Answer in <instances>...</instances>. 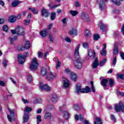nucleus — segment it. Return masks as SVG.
Returning a JSON list of instances; mask_svg holds the SVG:
<instances>
[{
  "instance_id": "1",
  "label": "nucleus",
  "mask_w": 124,
  "mask_h": 124,
  "mask_svg": "<svg viewBox=\"0 0 124 124\" xmlns=\"http://www.w3.org/2000/svg\"><path fill=\"white\" fill-rule=\"evenodd\" d=\"M91 92V88L89 86H86V88H82L81 85L79 84H77L76 88V93L78 94L79 93H87Z\"/></svg>"
},
{
  "instance_id": "2",
  "label": "nucleus",
  "mask_w": 124,
  "mask_h": 124,
  "mask_svg": "<svg viewBox=\"0 0 124 124\" xmlns=\"http://www.w3.org/2000/svg\"><path fill=\"white\" fill-rule=\"evenodd\" d=\"M38 67V62H37V59L35 57L32 58L30 64V69L31 70H36Z\"/></svg>"
},
{
  "instance_id": "3",
  "label": "nucleus",
  "mask_w": 124,
  "mask_h": 124,
  "mask_svg": "<svg viewBox=\"0 0 124 124\" xmlns=\"http://www.w3.org/2000/svg\"><path fill=\"white\" fill-rule=\"evenodd\" d=\"M29 56V52H26L24 55L18 54L17 59L18 60V62L20 64H23L25 62V59L26 57Z\"/></svg>"
},
{
  "instance_id": "4",
  "label": "nucleus",
  "mask_w": 124,
  "mask_h": 124,
  "mask_svg": "<svg viewBox=\"0 0 124 124\" xmlns=\"http://www.w3.org/2000/svg\"><path fill=\"white\" fill-rule=\"evenodd\" d=\"M114 110L116 112H119L120 111H122L123 113H124V105L123 102H120L118 104H116L114 107Z\"/></svg>"
},
{
  "instance_id": "5",
  "label": "nucleus",
  "mask_w": 124,
  "mask_h": 124,
  "mask_svg": "<svg viewBox=\"0 0 124 124\" xmlns=\"http://www.w3.org/2000/svg\"><path fill=\"white\" fill-rule=\"evenodd\" d=\"M8 109L10 113V115H7L9 122H12V120L13 121H15V118H12V117L15 116V110L14 109H10L9 108H8Z\"/></svg>"
},
{
  "instance_id": "6",
  "label": "nucleus",
  "mask_w": 124,
  "mask_h": 124,
  "mask_svg": "<svg viewBox=\"0 0 124 124\" xmlns=\"http://www.w3.org/2000/svg\"><path fill=\"white\" fill-rule=\"evenodd\" d=\"M39 89L41 91H46V92H50L51 91V87L47 84L40 83Z\"/></svg>"
},
{
  "instance_id": "7",
  "label": "nucleus",
  "mask_w": 124,
  "mask_h": 124,
  "mask_svg": "<svg viewBox=\"0 0 124 124\" xmlns=\"http://www.w3.org/2000/svg\"><path fill=\"white\" fill-rule=\"evenodd\" d=\"M83 62V61L81 59H77V60H75L74 61V63L75 67L77 68L78 69H80V68L82 67V63Z\"/></svg>"
},
{
  "instance_id": "8",
  "label": "nucleus",
  "mask_w": 124,
  "mask_h": 124,
  "mask_svg": "<svg viewBox=\"0 0 124 124\" xmlns=\"http://www.w3.org/2000/svg\"><path fill=\"white\" fill-rule=\"evenodd\" d=\"M80 19L84 21V22H87L89 23L91 20L90 19V17H89V16L86 13L83 12L81 14L80 16Z\"/></svg>"
},
{
  "instance_id": "9",
  "label": "nucleus",
  "mask_w": 124,
  "mask_h": 124,
  "mask_svg": "<svg viewBox=\"0 0 124 124\" xmlns=\"http://www.w3.org/2000/svg\"><path fill=\"white\" fill-rule=\"evenodd\" d=\"M16 33L17 35H24L25 34L24 28L21 26L17 27L16 28Z\"/></svg>"
},
{
  "instance_id": "10",
  "label": "nucleus",
  "mask_w": 124,
  "mask_h": 124,
  "mask_svg": "<svg viewBox=\"0 0 124 124\" xmlns=\"http://www.w3.org/2000/svg\"><path fill=\"white\" fill-rule=\"evenodd\" d=\"M57 77V74L55 73L50 72L48 76L46 78V79L49 81H52L54 80Z\"/></svg>"
},
{
  "instance_id": "11",
  "label": "nucleus",
  "mask_w": 124,
  "mask_h": 124,
  "mask_svg": "<svg viewBox=\"0 0 124 124\" xmlns=\"http://www.w3.org/2000/svg\"><path fill=\"white\" fill-rule=\"evenodd\" d=\"M70 86V82L69 80L66 78H63V87H64L65 89H67V88H69Z\"/></svg>"
},
{
  "instance_id": "12",
  "label": "nucleus",
  "mask_w": 124,
  "mask_h": 124,
  "mask_svg": "<svg viewBox=\"0 0 124 124\" xmlns=\"http://www.w3.org/2000/svg\"><path fill=\"white\" fill-rule=\"evenodd\" d=\"M79 49H80V45H78L74 50V56L75 58H77V59H79V57H80V54H79Z\"/></svg>"
},
{
  "instance_id": "13",
  "label": "nucleus",
  "mask_w": 124,
  "mask_h": 124,
  "mask_svg": "<svg viewBox=\"0 0 124 124\" xmlns=\"http://www.w3.org/2000/svg\"><path fill=\"white\" fill-rule=\"evenodd\" d=\"M42 16L43 17H48L49 16V14H50V12L47 10H46L45 8H43L41 12Z\"/></svg>"
},
{
  "instance_id": "14",
  "label": "nucleus",
  "mask_w": 124,
  "mask_h": 124,
  "mask_svg": "<svg viewBox=\"0 0 124 124\" xmlns=\"http://www.w3.org/2000/svg\"><path fill=\"white\" fill-rule=\"evenodd\" d=\"M104 47L103 48L102 51H101V55L103 57H105L106 56V44H103Z\"/></svg>"
},
{
  "instance_id": "15",
  "label": "nucleus",
  "mask_w": 124,
  "mask_h": 124,
  "mask_svg": "<svg viewBox=\"0 0 124 124\" xmlns=\"http://www.w3.org/2000/svg\"><path fill=\"white\" fill-rule=\"evenodd\" d=\"M99 65V63H98V59L96 58L92 64V68H96L97 66Z\"/></svg>"
},
{
  "instance_id": "16",
  "label": "nucleus",
  "mask_w": 124,
  "mask_h": 124,
  "mask_svg": "<svg viewBox=\"0 0 124 124\" xmlns=\"http://www.w3.org/2000/svg\"><path fill=\"white\" fill-rule=\"evenodd\" d=\"M48 31L46 29H43L42 31L40 32V34L42 36V37H46L47 36V33Z\"/></svg>"
},
{
  "instance_id": "17",
  "label": "nucleus",
  "mask_w": 124,
  "mask_h": 124,
  "mask_svg": "<svg viewBox=\"0 0 124 124\" xmlns=\"http://www.w3.org/2000/svg\"><path fill=\"white\" fill-rule=\"evenodd\" d=\"M68 34H71V35H77V30L76 29H72L69 31Z\"/></svg>"
},
{
  "instance_id": "18",
  "label": "nucleus",
  "mask_w": 124,
  "mask_h": 124,
  "mask_svg": "<svg viewBox=\"0 0 124 124\" xmlns=\"http://www.w3.org/2000/svg\"><path fill=\"white\" fill-rule=\"evenodd\" d=\"M30 49V42L29 41H27L25 43L24 47H21L20 50L23 51L24 49Z\"/></svg>"
},
{
  "instance_id": "19",
  "label": "nucleus",
  "mask_w": 124,
  "mask_h": 124,
  "mask_svg": "<svg viewBox=\"0 0 124 124\" xmlns=\"http://www.w3.org/2000/svg\"><path fill=\"white\" fill-rule=\"evenodd\" d=\"M9 22L10 23H14L16 21V16H11L9 17L8 19Z\"/></svg>"
},
{
  "instance_id": "20",
  "label": "nucleus",
  "mask_w": 124,
  "mask_h": 124,
  "mask_svg": "<svg viewBox=\"0 0 124 124\" xmlns=\"http://www.w3.org/2000/svg\"><path fill=\"white\" fill-rule=\"evenodd\" d=\"M70 76L73 81H76L77 80V75L75 73H71Z\"/></svg>"
},
{
  "instance_id": "21",
  "label": "nucleus",
  "mask_w": 124,
  "mask_h": 124,
  "mask_svg": "<svg viewBox=\"0 0 124 124\" xmlns=\"http://www.w3.org/2000/svg\"><path fill=\"white\" fill-rule=\"evenodd\" d=\"M16 40H17L16 36H11L10 37V41L11 44H13L14 42H15V41H16Z\"/></svg>"
},
{
  "instance_id": "22",
  "label": "nucleus",
  "mask_w": 124,
  "mask_h": 124,
  "mask_svg": "<svg viewBox=\"0 0 124 124\" xmlns=\"http://www.w3.org/2000/svg\"><path fill=\"white\" fill-rule=\"evenodd\" d=\"M44 118L46 119H49V120H51V119H52V114L49 112H47L45 114Z\"/></svg>"
},
{
  "instance_id": "23",
  "label": "nucleus",
  "mask_w": 124,
  "mask_h": 124,
  "mask_svg": "<svg viewBox=\"0 0 124 124\" xmlns=\"http://www.w3.org/2000/svg\"><path fill=\"white\" fill-rule=\"evenodd\" d=\"M19 4H20V1L16 0L12 2V6H13V7H16V6H18Z\"/></svg>"
},
{
  "instance_id": "24",
  "label": "nucleus",
  "mask_w": 124,
  "mask_h": 124,
  "mask_svg": "<svg viewBox=\"0 0 124 124\" xmlns=\"http://www.w3.org/2000/svg\"><path fill=\"white\" fill-rule=\"evenodd\" d=\"M94 124H102V121L101 119L99 117H96L95 119V122H94Z\"/></svg>"
},
{
  "instance_id": "25",
  "label": "nucleus",
  "mask_w": 124,
  "mask_h": 124,
  "mask_svg": "<svg viewBox=\"0 0 124 124\" xmlns=\"http://www.w3.org/2000/svg\"><path fill=\"white\" fill-rule=\"evenodd\" d=\"M75 119L78 121V120H80L81 122H83V120L84 119V117L83 115H79L75 116Z\"/></svg>"
},
{
  "instance_id": "26",
  "label": "nucleus",
  "mask_w": 124,
  "mask_h": 124,
  "mask_svg": "<svg viewBox=\"0 0 124 124\" xmlns=\"http://www.w3.org/2000/svg\"><path fill=\"white\" fill-rule=\"evenodd\" d=\"M62 115L64 118V119H65V120H67V119H69V114L67 113V112L65 111H62Z\"/></svg>"
},
{
  "instance_id": "27",
  "label": "nucleus",
  "mask_w": 124,
  "mask_h": 124,
  "mask_svg": "<svg viewBox=\"0 0 124 124\" xmlns=\"http://www.w3.org/2000/svg\"><path fill=\"white\" fill-rule=\"evenodd\" d=\"M105 5V4L104 3V2L103 1H101L100 2V3L99 4V7L101 10H103L104 9V6Z\"/></svg>"
},
{
  "instance_id": "28",
  "label": "nucleus",
  "mask_w": 124,
  "mask_h": 124,
  "mask_svg": "<svg viewBox=\"0 0 124 124\" xmlns=\"http://www.w3.org/2000/svg\"><path fill=\"white\" fill-rule=\"evenodd\" d=\"M95 54V53L94 52V51H93L92 49H90L88 51V56L89 57H93V58H94Z\"/></svg>"
},
{
  "instance_id": "29",
  "label": "nucleus",
  "mask_w": 124,
  "mask_h": 124,
  "mask_svg": "<svg viewBox=\"0 0 124 124\" xmlns=\"http://www.w3.org/2000/svg\"><path fill=\"white\" fill-rule=\"evenodd\" d=\"M51 100L53 102H57L58 101V96L56 94H53L51 96Z\"/></svg>"
},
{
  "instance_id": "30",
  "label": "nucleus",
  "mask_w": 124,
  "mask_h": 124,
  "mask_svg": "<svg viewBox=\"0 0 124 124\" xmlns=\"http://www.w3.org/2000/svg\"><path fill=\"white\" fill-rule=\"evenodd\" d=\"M107 83H108V79H103L102 80L101 85L103 87H106L107 86Z\"/></svg>"
},
{
  "instance_id": "31",
  "label": "nucleus",
  "mask_w": 124,
  "mask_h": 124,
  "mask_svg": "<svg viewBox=\"0 0 124 124\" xmlns=\"http://www.w3.org/2000/svg\"><path fill=\"white\" fill-rule=\"evenodd\" d=\"M41 74L43 76H45L47 74V70L46 69V68H42L41 71Z\"/></svg>"
},
{
  "instance_id": "32",
  "label": "nucleus",
  "mask_w": 124,
  "mask_h": 124,
  "mask_svg": "<svg viewBox=\"0 0 124 124\" xmlns=\"http://www.w3.org/2000/svg\"><path fill=\"white\" fill-rule=\"evenodd\" d=\"M28 121H29V114L25 113L23 117V122L24 123H27Z\"/></svg>"
},
{
  "instance_id": "33",
  "label": "nucleus",
  "mask_w": 124,
  "mask_h": 124,
  "mask_svg": "<svg viewBox=\"0 0 124 124\" xmlns=\"http://www.w3.org/2000/svg\"><path fill=\"white\" fill-rule=\"evenodd\" d=\"M68 20V18L67 17H65L62 20V23L63 26H66L67 24V21Z\"/></svg>"
},
{
  "instance_id": "34",
  "label": "nucleus",
  "mask_w": 124,
  "mask_h": 124,
  "mask_svg": "<svg viewBox=\"0 0 124 124\" xmlns=\"http://www.w3.org/2000/svg\"><path fill=\"white\" fill-rule=\"evenodd\" d=\"M31 110H32L31 108L30 107H26L24 109V112H25L26 113H30V112H31Z\"/></svg>"
},
{
  "instance_id": "35",
  "label": "nucleus",
  "mask_w": 124,
  "mask_h": 124,
  "mask_svg": "<svg viewBox=\"0 0 124 124\" xmlns=\"http://www.w3.org/2000/svg\"><path fill=\"white\" fill-rule=\"evenodd\" d=\"M29 10H31V11L34 14H37L38 13V11L35 9L34 8H29Z\"/></svg>"
},
{
  "instance_id": "36",
  "label": "nucleus",
  "mask_w": 124,
  "mask_h": 124,
  "mask_svg": "<svg viewBox=\"0 0 124 124\" xmlns=\"http://www.w3.org/2000/svg\"><path fill=\"white\" fill-rule=\"evenodd\" d=\"M99 26L101 30H102V31H104V30H105V29L107 28V26H106L105 24L103 23H101L100 24H99Z\"/></svg>"
},
{
  "instance_id": "37",
  "label": "nucleus",
  "mask_w": 124,
  "mask_h": 124,
  "mask_svg": "<svg viewBox=\"0 0 124 124\" xmlns=\"http://www.w3.org/2000/svg\"><path fill=\"white\" fill-rule=\"evenodd\" d=\"M112 2L116 4V5H120L121 4V2L120 0H111Z\"/></svg>"
},
{
  "instance_id": "38",
  "label": "nucleus",
  "mask_w": 124,
  "mask_h": 124,
  "mask_svg": "<svg viewBox=\"0 0 124 124\" xmlns=\"http://www.w3.org/2000/svg\"><path fill=\"white\" fill-rule=\"evenodd\" d=\"M70 13L72 16H76L79 13L77 11H70Z\"/></svg>"
},
{
  "instance_id": "39",
  "label": "nucleus",
  "mask_w": 124,
  "mask_h": 124,
  "mask_svg": "<svg viewBox=\"0 0 124 124\" xmlns=\"http://www.w3.org/2000/svg\"><path fill=\"white\" fill-rule=\"evenodd\" d=\"M36 119L37 124H39V123H41V122H42V119H41V116L40 115L37 116Z\"/></svg>"
},
{
  "instance_id": "40",
  "label": "nucleus",
  "mask_w": 124,
  "mask_h": 124,
  "mask_svg": "<svg viewBox=\"0 0 124 124\" xmlns=\"http://www.w3.org/2000/svg\"><path fill=\"white\" fill-rule=\"evenodd\" d=\"M31 23V19H25L24 20V25L25 26H29Z\"/></svg>"
},
{
  "instance_id": "41",
  "label": "nucleus",
  "mask_w": 124,
  "mask_h": 124,
  "mask_svg": "<svg viewBox=\"0 0 124 124\" xmlns=\"http://www.w3.org/2000/svg\"><path fill=\"white\" fill-rule=\"evenodd\" d=\"M56 13H52L51 14V16H50V18H51V20H52V21H54V20H55V19H56Z\"/></svg>"
},
{
  "instance_id": "42",
  "label": "nucleus",
  "mask_w": 124,
  "mask_h": 124,
  "mask_svg": "<svg viewBox=\"0 0 124 124\" xmlns=\"http://www.w3.org/2000/svg\"><path fill=\"white\" fill-rule=\"evenodd\" d=\"M118 53L119 50L118 49V47L117 46H115L113 50V54L114 55H117Z\"/></svg>"
},
{
  "instance_id": "43",
  "label": "nucleus",
  "mask_w": 124,
  "mask_h": 124,
  "mask_svg": "<svg viewBox=\"0 0 124 124\" xmlns=\"http://www.w3.org/2000/svg\"><path fill=\"white\" fill-rule=\"evenodd\" d=\"M106 61H107V60L105 58L103 60V61H100V63H99L100 66H103L104 65V64L105 63V62H106Z\"/></svg>"
},
{
  "instance_id": "44",
  "label": "nucleus",
  "mask_w": 124,
  "mask_h": 124,
  "mask_svg": "<svg viewBox=\"0 0 124 124\" xmlns=\"http://www.w3.org/2000/svg\"><path fill=\"white\" fill-rule=\"evenodd\" d=\"M91 89L92 90V92L93 93H95V89L94 88V86H93V81H91Z\"/></svg>"
},
{
  "instance_id": "45",
  "label": "nucleus",
  "mask_w": 124,
  "mask_h": 124,
  "mask_svg": "<svg viewBox=\"0 0 124 124\" xmlns=\"http://www.w3.org/2000/svg\"><path fill=\"white\" fill-rule=\"evenodd\" d=\"M8 26L7 25H4L3 27V31H5V32H7L8 31Z\"/></svg>"
},
{
  "instance_id": "46",
  "label": "nucleus",
  "mask_w": 124,
  "mask_h": 124,
  "mask_svg": "<svg viewBox=\"0 0 124 124\" xmlns=\"http://www.w3.org/2000/svg\"><path fill=\"white\" fill-rule=\"evenodd\" d=\"M116 63H117V57H114L112 60V65L115 66L116 65Z\"/></svg>"
},
{
  "instance_id": "47",
  "label": "nucleus",
  "mask_w": 124,
  "mask_h": 124,
  "mask_svg": "<svg viewBox=\"0 0 124 124\" xmlns=\"http://www.w3.org/2000/svg\"><path fill=\"white\" fill-rule=\"evenodd\" d=\"M27 80L29 82H31L32 81V76L31 75H28L27 76Z\"/></svg>"
},
{
  "instance_id": "48",
  "label": "nucleus",
  "mask_w": 124,
  "mask_h": 124,
  "mask_svg": "<svg viewBox=\"0 0 124 124\" xmlns=\"http://www.w3.org/2000/svg\"><path fill=\"white\" fill-rule=\"evenodd\" d=\"M84 33L85 36H90V31H89V30H85L84 32Z\"/></svg>"
},
{
  "instance_id": "49",
  "label": "nucleus",
  "mask_w": 124,
  "mask_h": 124,
  "mask_svg": "<svg viewBox=\"0 0 124 124\" xmlns=\"http://www.w3.org/2000/svg\"><path fill=\"white\" fill-rule=\"evenodd\" d=\"M116 77L117 78H120V79H124V74H117Z\"/></svg>"
},
{
  "instance_id": "50",
  "label": "nucleus",
  "mask_w": 124,
  "mask_h": 124,
  "mask_svg": "<svg viewBox=\"0 0 124 124\" xmlns=\"http://www.w3.org/2000/svg\"><path fill=\"white\" fill-rule=\"evenodd\" d=\"M108 81L110 87H112V86L114 85V80L112 78L109 79Z\"/></svg>"
},
{
  "instance_id": "51",
  "label": "nucleus",
  "mask_w": 124,
  "mask_h": 124,
  "mask_svg": "<svg viewBox=\"0 0 124 124\" xmlns=\"http://www.w3.org/2000/svg\"><path fill=\"white\" fill-rule=\"evenodd\" d=\"M100 38V36L98 34H95L94 35V40H98Z\"/></svg>"
},
{
  "instance_id": "52",
  "label": "nucleus",
  "mask_w": 124,
  "mask_h": 124,
  "mask_svg": "<svg viewBox=\"0 0 124 124\" xmlns=\"http://www.w3.org/2000/svg\"><path fill=\"white\" fill-rule=\"evenodd\" d=\"M7 62H8V61L7 60L4 59L3 60V65L4 67H6V66H7Z\"/></svg>"
},
{
  "instance_id": "53",
  "label": "nucleus",
  "mask_w": 124,
  "mask_h": 124,
  "mask_svg": "<svg viewBox=\"0 0 124 124\" xmlns=\"http://www.w3.org/2000/svg\"><path fill=\"white\" fill-rule=\"evenodd\" d=\"M73 108L74 110H76V111H78L80 109V108H79V106H78V105H74Z\"/></svg>"
},
{
  "instance_id": "54",
  "label": "nucleus",
  "mask_w": 124,
  "mask_h": 124,
  "mask_svg": "<svg viewBox=\"0 0 124 124\" xmlns=\"http://www.w3.org/2000/svg\"><path fill=\"white\" fill-rule=\"evenodd\" d=\"M65 72L66 73H67V74H69V75H71V73H73L71 71H70V70H69V69H66L65 70Z\"/></svg>"
},
{
  "instance_id": "55",
  "label": "nucleus",
  "mask_w": 124,
  "mask_h": 124,
  "mask_svg": "<svg viewBox=\"0 0 124 124\" xmlns=\"http://www.w3.org/2000/svg\"><path fill=\"white\" fill-rule=\"evenodd\" d=\"M61 65H62V63L60 62V61H58L56 64V69H58V68H60Z\"/></svg>"
},
{
  "instance_id": "56",
  "label": "nucleus",
  "mask_w": 124,
  "mask_h": 124,
  "mask_svg": "<svg viewBox=\"0 0 124 124\" xmlns=\"http://www.w3.org/2000/svg\"><path fill=\"white\" fill-rule=\"evenodd\" d=\"M10 79L13 84H16V81H15L16 78L15 77H13L12 78H11Z\"/></svg>"
},
{
  "instance_id": "57",
  "label": "nucleus",
  "mask_w": 124,
  "mask_h": 124,
  "mask_svg": "<svg viewBox=\"0 0 124 124\" xmlns=\"http://www.w3.org/2000/svg\"><path fill=\"white\" fill-rule=\"evenodd\" d=\"M83 48L88 49V48H89V44H88V43H84V44H83Z\"/></svg>"
},
{
  "instance_id": "58",
  "label": "nucleus",
  "mask_w": 124,
  "mask_h": 124,
  "mask_svg": "<svg viewBox=\"0 0 124 124\" xmlns=\"http://www.w3.org/2000/svg\"><path fill=\"white\" fill-rule=\"evenodd\" d=\"M65 40L66 42H69V43H71V39H70L68 37H66L65 38Z\"/></svg>"
},
{
  "instance_id": "59",
  "label": "nucleus",
  "mask_w": 124,
  "mask_h": 124,
  "mask_svg": "<svg viewBox=\"0 0 124 124\" xmlns=\"http://www.w3.org/2000/svg\"><path fill=\"white\" fill-rule=\"evenodd\" d=\"M43 57V53L41 52H38V58H42Z\"/></svg>"
},
{
  "instance_id": "60",
  "label": "nucleus",
  "mask_w": 124,
  "mask_h": 124,
  "mask_svg": "<svg viewBox=\"0 0 124 124\" xmlns=\"http://www.w3.org/2000/svg\"><path fill=\"white\" fill-rule=\"evenodd\" d=\"M66 106V104H64L63 105L59 108V111H62V107Z\"/></svg>"
},
{
  "instance_id": "61",
  "label": "nucleus",
  "mask_w": 124,
  "mask_h": 124,
  "mask_svg": "<svg viewBox=\"0 0 124 124\" xmlns=\"http://www.w3.org/2000/svg\"><path fill=\"white\" fill-rule=\"evenodd\" d=\"M5 21V19L4 18H0V24H3Z\"/></svg>"
},
{
  "instance_id": "62",
  "label": "nucleus",
  "mask_w": 124,
  "mask_h": 124,
  "mask_svg": "<svg viewBox=\"0 0 124 124\" xmlns=\"http://www.w3.org/2000/svg\"><path fill=\"white\" fill-rule=\"evenodd\" d=\"M37 114H40L41 112H42V108H39L36 111Z\"/></svg>"
},
{
  "instance_id": "63",
  "label": "nucleus",
  "mask_w": 124,
  "mask_h": 124,
  "mask_svg": "<svg viewBox=\"0 0 124 124\" xmlns=\"http://www.w3.org/2000/svg\"><path fill=\"white\" fill-rule=\"evenodd\" d=\"M120 55L122 60H124V52H120Z\"/></svg>"
},
{
  "instance_id": "64",
  "label": "nucleus",
  "mask_w": 124,
  "mask_h": 124,
  "mask_svg": "<svg viewBox=\"0 0 124 124\" xmlns=\"http://www.w3.org/2000/svg\"><path fill=\"white\" fill-rule=\"evenodd\" d=\"M32 101L33 102V103H35V104H36V103H38V99H33Z\"/></svg>"
}]
</instances>
